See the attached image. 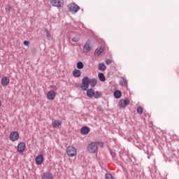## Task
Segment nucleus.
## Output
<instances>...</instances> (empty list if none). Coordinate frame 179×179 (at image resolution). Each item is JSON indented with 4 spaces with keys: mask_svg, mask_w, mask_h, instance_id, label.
<instances>
[{
    "mask_svg": "<svg viewBox=\"0 0 179 179\" xmlns=\"http://www.w3.org/2000/svg\"><path fill=\"white\" fill-rule=\"evenodd\" d=\"M79 40H80L79 36H76V37H74V38H73L71 39V41H73V43H78V41H79Z\"/></svg>",
    "mask_w": 179,
    "mask_h": 179,
    "instance_id": "cd10ccee",
    "label": "nucleus"
},
{
    "mask_svg": "<svg viewBox=\"0 0 179 179\" xmlns=\"http://www.w3.org/2000/svg\"><path fill=\"white\" fill-rule=\"evenodd\" d=\"M29 42L27 41H24V45H25L26 47L29 46Z\"/></svg>",
    "mask_w": 179,
    "mask_h": 179,
    "instance_id": "2f4dec72",
    "label": "nucleus"
},
{
    "mask_svg": "<svg viewBox=\"0 0 179 179\" xmlns=\"http://www.w3.org/2000/svg\"><path fill=\"white\" fill-rule=\"evenodd\" d=\"M0 106H1V101H0Z\"/></svg>",
    "mask_w": 179,
    "mask_h": 179,
    "instance_id": "72a5a7b5",
    "label": "nucleus"
},
{
    "mask_svg": "<svg viewBox=\"0 0 179 179\" xmlns=\"http://www.w3.org/2000/svg\"><path fill=\"white\" fill-rule=\"evenodd\" d=\"M55 92L50 90L47 93V99L48 100H54L55 99Z\"/></svg>",
    "mask_w": 179,
    "mask_h": 179,
    "instance_id": "9d476101",
    "label": "nucleus"
},
{
    "mask_svg": "<svg viewBox=\"0 0 179 179\" xmlns=\"http://www.w3.org/2000/svg\"><path fill=\"white\" fill-rule=\"evenodd\" d=\"M103 51H104L103 48H98L94 51V55L99 56L101 54V52H103Z\"/></svg>",
    "mask_w": 179,
    "mask_h": 179,
    "instance_id": "aec40b11",
    "label": "nucleus"
},
{
    "mask_svg": "<svg viewBox=\"0 0 179 179\" xmlns=\"http://www.w3.org/2000/svg\"><path fill=\"white\" fill-rule=\"evenodd\" d=\"M45 31L46 33V37H48V38H51V33L48 31L47 29H45Z\"/></svg>",
    "mask_w": 179,
    "mask_h": 179,
    "instance_id": "bb28decb",
    "label": "nucleus"
},
{
    "mask_svg": "<svg viewBox=\"0 0 179 179\" xmlns=\"http://www.w3.org/2000/svg\"><path fill=\"white\" fill-rule=\"evenodd\" d=\"M10 139L13 142H15V141H17L19 139V133L17 131H13L10 134Z\"/></svg>",
    "mask_w": 179,
    "mask_h": 179,
    "instance_id": "6e6552de",
    "label": "nucleus"
},
{
    "mask_svg": "<svg viewBox=\"0 0 179 179\" xmlns=\"http://www.w3.org/2000/svg\"><path fill=\"white\" fill-rule=\"evenodd\" d=\"M90 84V78L89 77L85 76L82 80V83L80 85V87L82 90L86 91L89 89V85Z\"/></svg>",
    "mask_w": 179,
    "mask_h": 179,
    "instance_id": "f257e3e1",
    "label": "nucleus"
},
{
    "mask_svg": "<svg viewBox=\"0 0 179 179\" xmlns=\"http://www.w3.org/2000/svg\"><path fill=\"white\" fill-rule=\"evenodd\" d=\"M106 65H110V64H113V61H111V59H106Z\"/></svg>",
    "mask_w": 179,
    "mask_h": 179,
    "instance_id": "c756f323",
    "label": "nucleus"
},
{
    "mask_svg": "<svg viewBox=\"0 0 179 179\" xmlns=\"http://www.w3.org/2000/svg\"><path fill=\"white\" fill-rule=\"evenodd\" d=\"M97 149H99V143L97 142H92L87 147L89 153H96Z\"/></svg>",
    "mask_w": 179,
    "mask_h": 179,
    "instance_id": "f03ea898",
    "label": "nucleus"
},
{
    "mask_svg": "<svg viewBox=\"0 0 179 179\" xmlns=\"http://www.w3.org/2000/svg\"><path fill=\"white\" fill-rule=\"evenodd\" d=\"M101 96H103V94L101 92L96 91L94 92V99H101Z\"/></svg>",
    "mask_w": 179,
    "mask_h": 179,
    "instance_id": "5701e85b",
    "label": "nucleus"
},
{
    "mask_svg": "<svg viewBox=\"0 0 179 179\" xmlns=\"http://www.w3.org/2000/svg\"><path fill=\"white\" fill-rule=\"evenodd\" d=\"M112 157H115V152L114 151H110Z\"/></svg>",
    "mask_w": 179,
    "mask_h": 179,
    "instance_id": "7c9ffc66",
    "label": "nucleus"
},
{
    "mask_svg": "<svg viewBox=\"0 0 179 179\" xmlns=\"http://www.w3.org/2000/svg\"><path fill=\"white\" fill-rule=\"evenodd\" d=\"M61 124L60 120H55L52 122V125L54 128H59V127H61Z\"/></svg>",
    "mask_w": 179,
    "mask_h": 179,
    "instance_id": "f3484780",
    "label": "nucleus"
},
{
    "mask_svg": "<svg viewBox=\"0 0 179 179\" xmlns=\"http://www.w3.org/2000/svg\"><path fill=\"white\" fill-rule=\"evenodd\" d=\"M106 179H113V176L111 174H110V173H107L106 175Z\"/></svg>",
    "mask_w": 179,
    "mask_h": 179,
    "instance_id": "c85d7f7f",
    "label": "nucleus"
},
{
    "mask_svg": "<svg viewBox=\"0 0 179 179\" xmlns=\"http://www.w3.org/2000/svg\"><path fill=\"white\" fill-rule=\"evenodd\" d=\"M137 113L138 114H142L143 113V108H142V106L137 108Z\"/></svg>",
    "mask_w": 179,
    "mask_h": 179,
    "instance_id": "a878e982",
    "label": "nucleus"
},
{
    "mask_svg": "<svg viewBox=\"0 0 179 179\" xmlns=\"http://www.w3.org/2000/svg\"><path fill=\"white\" fill-rule=\"evenodd\" d=\"M43 179H54L50 172H45L43 176Z\"/></svg>",
    "mask_w": 179,
    "mask_h": 179,
    "instance_id": "a211bd4d",
    "label": "nucleus"
},
{
    "mask_svg": "<svg viewBox=\"0 0 179 179\" xmlns=\"http://www.w3.org/2000/svg\"><path fill=\"white\" fill-rule=\"evenodd\" d=\"M83 66H84L83 62H78L77 63V68H78V69H83Z\"/></svg>",
    "mask_w": 179,
    "mask_h": 179,
    "instance_id": "393cba45",
    "label": "nucleus"
},
{
    "mask_svg": "<svg viewBox=\"0 0 179 179\" xmlns=\"http://www.w3.org/2000/svg\"><path fill=\"white\" fill-rule=\"evenodd\" d=\"M81 76H82V71L80 70H78L75 69L73 71V76L74 78H80Z\"/></svg>",
    "mask_w": 179,
    "mask_h": 179,
    "instance_id": "9b49d317",
    "label": "nucleus"
},
{
    "mask_svg": "<svg viewBox=\"0 0 179 179\" xmlns=\"http://www.w3.org/2000/svg\"><path fill=\"white\" fill-rule=\"evenodd\" d=\"M50 3L56 8H62L64 6V1L62 0H50Z\"/></svg>",
    "mask_w": 179,
    "mask_h": 179,
    "instance_id": "20e7f679",
    "label": "nucleus"
},
{
    "mask_svg": "<svg viewBox=\"0 0 179 179\" xmlns=\"http://www.w3.org/2000/svg\"><path fill=\"white\" fill-rule=\"evenodd\" d=\"M98 69L99 71H104L106 69H107V66L104 63H99L98 65Z\"/></svg>",
    "mask_w": 179,
    "mask_h": 179,
    "instance_id": "6ab92c4d",
    "label": "nucleus"
},
{
    "mask_svg": "<svg viewBox=\"0 0 179 179\" xmlns=\"http://www.w3.org/2000/svg\"><path fill=\"white\" fill-rule=\"evenodd\" d=\"M44 160V157H43V155H38L36 157V164H42Z\"/></svg>",
    "mask_w": 179,
    "mask_h": 179,
    "instance_id": "f8f14e48",
    "label": "nucleus"
},
{
    "mask_svg": "<svg viewBox=\"0 0 179 179\" xmlns=\"http://www.w3.org/2000/svg\"><path fill=\"white\" fill-rule=\"evenodd\" d=\"M80 132L82 135H87L90 132V129L87 127H83L81 128Z\"/></svg>",
    "mask_w": 179,
    "mask_h": 179,
    "instance_id": "4468645a",
    "label": "nucleus"
},
{
    "mask_svg": "<svg viewBox=\"0 0 179 179\" xmlns=\"http://www.w3.org/2000/svg\"><path fill=\"white\" fill-rule=\"evenodd\" d=\"M85 92H87V97H93V96H94V90L93 89H87V90H85Z\"/></svg>",
    "mask_w": 179,
    "mask_h": 179,
    "instance_id": "2eb2a0df",
    "label": "nucleus"
},
{
    "mask_svg": "<svg viewBox=\"0 0 179 179\" xmlns=\"http://www.w3.org/2000/svg\"><path fill=\"white\" fill-rule=\"evenodd\" d=\"M98 78L101 82H105L106 80V76H104L103 73H99Z\"/></svg>",
    "mask_w": 179,
    "mask_h": 179,
    "instance_id": "4be33fe9",
    "label": "nucleus"
},
{
    "mask_svg": "<svg viewBox=\"0 0 179 179\" xmlns=\"http://www.w3.org/2000/svg\"><path fill=\"white\" fill-rule=\"evenodd\" d=\"M90 85L91 87H96L97 86V80L96 78L90 79Z\"/></svg>",
    "mask_w": 179,
    "mask_h": 179,
    "instance_id": "dca6fc26",
    "label": "nucleus"
},
{
    "mask_svg": "<svg viewBox=\"0 0 179 179\" xmlns=\"http://www.w3.org/2000/svg\"><path fill=\"white\" fill-rule=\"evenodd\" d=\"M89 51H92V46H90V41H86L83 46V52L87 53Z\"/></svg>",
    "mask_w": 179,
    "mask_h": 179,
    "instance_id": "0eeeda50",
    "label": "nucleus"
},
{
    "mask_svg": "<svg viewBox=\"0 0 179 179\" xmlns=\"http://www.w3.org/2000/svg\"><path fill=\"white\" fill-rule=\"evenodd\" d=\"M24 149H26V143H20L17 145V151L20 152V153H23Z\"/></svg>",
    "mask_w": 179,
    "mask_h": 179,
    "instance_id": "1a4fd4ad",
    "label": "nucleus"
},
{
    "mask_svg": "<svg viewBox=\"0 0 179 179\" xmlns=\"http://www.w3.org/2000/svg\"><path fill=\"white\" fill-rule=\"evenodd\" d=\"M121 96H122L121 91H120V90L115 91V92H114L115 99H120Z\"/></svg>",
    "mask_w": 179,
    "mask_h": 179,
    "instance_id": "412c9836",
    "label": "nucleus"
},
{
    "mask_svg": "<svg viewBox=\"0 0 179 179\" xmlns=\"http://www.w3.org/2000/svg\"><path fill=\"white\" fill-rule=\"evenodd\" d=\"M119 106L120 107H121V108H125V107H127V106H129V99H121L119 101Z\"/></svg>",
    "mask_w": 179,
    "mask_h": 179,
    "instance_id": "423d86ee",
    "label": "nucleus"
},
{
    "mask_svg": "<svg viewBox=\"0 0 179 179\" xmlns=\"http://www.w3.org/2000/svg\"><path fill=\"white\" fill-rule=\"evenodd\" d=\"M103 146H104V144L101 143V144H100V147H101V148H103Z\"/></svg>",
    "mask_w": 179,
    "mask_h": 179,
    "instance_id": "473e14b6",
    "label": "nucleus"
},
{
    "mask_svg": "<svg viewBox=\"0 0 179 179\" xmlns=\"http://www.w3.org/2000/svg\"><path fill=\"white\" fill-rule=\"evenodd\" d=\"M9 82H10V80H9L8 77H4L1 80L2 86H8V85H9Z\"/></svg>",
    "mask_w": 179,
    "mask_h": 179,
    "instance_id": "ddd939ff",
    "label": "nucleus"
},
{
    "mask_svg": "<svg viewBox=\"0 0 179 179\" xmlns=\"http://www.w3.org/2000/svg\"><path fill=\"white\" fill-rule=\"evenodd\" d=\"M66 153L69 157H74V156H76L78 152L75 147L69 146L66 148Z\"/></svg>",
    "mask_w": 179,
    "mask_h": 179,
    "instance_id": "7ed1b4c3",
    "label": "nucleus"
},
{
    "mask_svg": "<svg viewBox=\"0 0 179 179\" xmlns=\"http://www.w3.org/2000/svg\"><path fill=\"white\" fill-rule=\"evenodd\" d=\"M69 8L70 12H72V13H76L79 10V9H80V7L75 3H71L69 6Z\"/></svg>",
    "mask_w": 179,
    "mask_h": 179,
    "instance_id": "39448f33",
    "label": "nucleus"
},
{
    "mask_svg": "<svg viewBox=\"0 0 179 179\" xmlns=\"http://www.w3.org/2000/svg\"><path fill=\"white\" fill-rule=\"evenodd\" d=\"M120 84L122 86H127L128 85V81L125 78H122V80L120 81Z\"/></svg>",
    "mask_w": 179,
    "mask_h": 179,
    "instance_id": "b1692460",
    "label": "nucleus"
}]
</instances>
